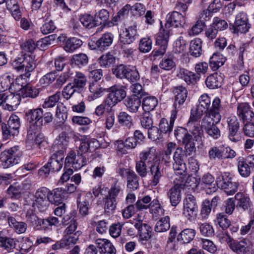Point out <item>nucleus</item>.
I'll list each match as a JSON object with an SVG mask.
<instances>
[{
	"instance_id": "obj_1",
	"label": "nucleus",
	"mask_w": 254,
	"mask_h": 254,
	"mask_svg": "<svg viewBox=\"0 0 254 254\" xmlns=\"http://www.w3.org/2000/svg\"><path fill=\"white\" fill-rule=\"evenodd\" d=\"M139 160L136 162L135 170L141 178L147 176L149 173L151 176L150 184L151 186L156 187L160 183L164 176V169L157 159L156 149L154 147L149 148L139 154Z\"/></svg>"
},
{
	"instance_id": "obj_2",
	"label": "nucleus",
	"mask_w": 254,
	"mask_h": 254,
	"mask_svg": "<svg viewBox=\"0 0 254 254\" xmlns=\"http://www.w3.org/2000/svg\"><path fill=\"white\" fill-rule=\"evenodd\" d=\"M91 152L90 145L86 141H82L77 150V155L73 151H70L65 159V166L71 165L75 170L80 169L87 164L88 161L87 153Z\"/></svg>"
},
{
	"instance_id": "obj_3",
	"label": "nucleus",
	"mask_w": 254,
	"mask_h": 254,
	"mask_svg": "<svg viewBox=\"0 0 254 254\" xmlns=\"http://www.w3.org/2000/svg\"><path fill=\"white\" fill-rule=\"evenodd\" d=\"M137 23L132 22L131 25L126 28L119 35V44L123 53L127 57L132 55L135 51L131 44L137 35Z\"/></svg>"
},
{
	"instance_id": "obj_4",
	"label": "nucleus",
	"mask_w": 254,
	"mask_h": 254,
	"mask_svg": "<svg viewBox=\"0 0 254 254\" xmlns=\"http://www.w3.org/2000/svg\"><path fill=\"white\" fill-rule=\"evenodd\" d=\"M43 111L40 108L27 109L25 111V119L30 124L28 131L29 138L40 130L43 126Z\"/></svg>"
},
{
	"instance_id": "obj_5",
	"label": "nucleus",
	"mask_w": 254,
	"mask_h": 254,
	"mask_svg": "<svg viewBox=\"0 0 254 254\" xmlns=\"http://www.w3.org/2000/svg\"><path fill=\"white\" fill-rule=\"evenodd\" d=\"M182 178V177H180L181 181H177V179H176V181L174 182V186L170 189L168 192V196L170 198L171 204L173 206H176L181 201V191L185 189L186 186H188L187 184L190 183L189 180L194 183L193 185H190L192 188L197 186V180L195 177L190 178L186 182L183 180Z\"/></svg>"
},
{
	"instance_id": "obj_6",
	"label": "nucleus",
	"mask_w": 254,
	"mask_h": 254,
	"mask_svg": "<svg viewBox=\"0 0 254 254\" xmlns=\"http://www.w3.org/2000/svg\"><path fill=\"white\" fill-rule=\"evenodd\" d=\"M22 152L18 146H15L2 151L0 154V162L4 168H7L19 163Z\"/></svg>"
},
{
	"instance_id": "obj_7",
	"label": "nucleus",
	"mask_w": 254,
	"mask_h": 254,
	"mask_svg": "<svg viewBox=\"0 0 254 254\" xmlns=\"http://www.w3.org/2000/svg\"><path fill=\"white\" fill-rule=\"evenodd\" d=\"M218 187L224 190L228 195H231L237 191L239 184L234 181L232 176L229 173L224 172L216 179Z\"/></svg>"
},
{
	"instance_id": "obj_8",
	"label": "nucleus",
	"mask_w": 254,
	"mask_h": 254,
	"mask_svg": "<svg viewBox=\"0 0 254 254\" xmlns=\"http://www.w3.org/2000/svg\"><path fill=\"white\" fill-rule=\"evenodd\" d=\"M188 156L181 147H177L173 153V169L177 175L182 176V177L187 175L185 159Z\"/></svg>"
},
{
	"instance_id": "obj_9",
	"label": "nucleus",
	"mask_w": 254,
	"mask_h": 254,
	"mask_svg": "<svg viewBox=\"0 0 254 254\" xmlns=\"http://www.w3.org/2000/svg\"><path fill=\"white\" fill-rule=\"evenodd\" d=\"M49 189L45 187L38 189L35 192L32 199V206L40 212L45 211L49 206Z\"/></svg>"
},
{
	"instance_id": "obj_10",
	"label": "nucleus",
	"mask_w": 254,
	"mask_h": 254,
	"mask_svg": "<svg viewBox=\"0 0 254 254\" xmlns=\"http://www.w3.org/2000/svg\"><path fill=\"white\" fill-rule=\"evenodd\" d=\"M231 26L233 33L235 34H246L248 32L251 25L247 13L243 11L238 13L236 15L234 23Z\"/></svg>"
},
{
	"instance_id": "obj_11",
	"label": "nucleus",
	"mask_w": 254,
	"mask_h": 254,
	"mask_svg": "<svg viewBox=\"0 0 254 254\" xmlns=\"http://www.w3.org/2000/svg\"><path fill=\"white\" fill-rule=\"evenodd\" d=\"M109 92L106 102L109 107H113L126 97V92L122 86L115 85L107 89Z\"/></svg>"
},
{
	"instance_id": "obj_12",
	"label": "nucleus",
	"mask_w": 254,
	"mask_h": 254,
	"mask_svg": "<svg viewBox=\"0 0 254 254\" xmlns=\"http://www.w3.org/2000/svg\"><path fill=\"white\" fill-rule=\"evenodd\" d=\"M198 207L195 198L191 194H188L184 200L183 215L189 220L196 216Z\"/></svg>"
},
{
	"instance_id": "obj_13",
	"label": "nucleus",
	"mask_w": 254,
	"mask_h": 254,
	"mask_svg": "<svg viewBox=\"0 0 254 254\" xmlns=\"http://www.w3.org/2000/svg\"><path fill=\"white\" fill-rule=\"evenodd\" d=\"M173 93L175 95L173 107L174 110L173 112H176V114L184 107V104L187 99L188 92L187 89L182 86H178L174 88Z\"/></svg>"
},
{
	"instance_id": "obj_14",
	"label": "nucleus",
	"mask_w": 254,
	"mask_h": 254,
	"mask_svg": "<svg viewBox=\"0 0 254 254\" xmlns=\"http://www.w3.org/2000/svg\"><path fill=\"white\" fill-rule=\"evenodd\" d=\"M237 115L240 120L244 123L252 121L254 118V113L252 110L249 103L247 102L239 103L237 107Z\"/></svg>"
},
{
	"instance_id": "obj_15",
	"label": "nucleus",
	"mask_w": 254,
	"mask_h": 254,
	"mask_svg": "<svg viewBox=\"0 0 254 254\" xmlns=\"http://www.w3.org/2000/svg\"><path fill=\"white\" fill-rule=\"evenodd\" d=\"M185 22V18L183 15L178 11H174L167 15L165 27L169 29L171 26L175 27H182Z\"/></svg>"
},
{
	"instance_id": "obj_16",
	"label": "nucleus",
	"mask_w": 254,
	"mask_h": 254,
	"mask_svg": "<svg viewBox=\"0 0 254 254\" xmlns=\"http://www.w3.org/2000/svg\"><path fill=\"white\" fill-rule=\"evenodd\" d=\"M64 157V150L57 151L51 156L48 163L51 171H59L62 169Z\"/></svg>"
},
{
	"instance_id": "obj_17",
	"label": "nucleus",
	"mask_w": 254,
	"mask_h": 254,
	"mask_svg": "<svg viewBox=\"0 0 254 254\" xmlns=\"http://www.w3.org/2000/svg\"><path fill=\"white\" fill-rule=\"evenodd\" d=\"M235 201L236 202V207L243 211L248 210L252 205L249 195L243 192H237L234 196Z\"/></svg>"
},
{
	"instance_id": "obj_18",
	"label": "nucleus",
	"mask_w": 254,
	"mask_h": 254,
	"mask_svg": "<svg viewBox=\"0 0 254 254\" xmlns=\"http://www.w3.org/2000/svg\"><path fill=\"white\" fill-rule=\"evenodd\" d=\"M228 246L231 250L237 254H245L248 252L247 241L243 239L238 241L234 239L230 240Z\"/></svg>"
},
{
	"instance_id": "obj_19",
	"label": "nucleus",
	"mask_w": 254,
	"mask_h": 254,
	"mask_svg": "<svg viewBox=\"0 0 254 254\" xmlns=\"http://www.w3.org/2000/svg\"><path fill=\"white\" fill-rule=\"evenodd\" d=\"M95 245L101 254H115L116 249L112 244L105 239H98L95 241Z\"/></svg>"
},
{
	"instance_id": "obj_20",
	"label": "nucleus",
	"mask_w": 254,
	"mask_h": 254,
	"mask_svg": "<svg viewBox=\"0 0 254 254\" xmlns=\"http://www.w3.org/2000/svg\"><path fill=\"white\" fill-rule=\"evenodd\" d=\"M121 174L122 175L125 173L127 175V187L131 190H136L139 187V177L135 173L129 169H121Z\"/></svg>"
},
{
	"instance_id": "obj_21",
	"label": "nucleus",
	"mask_w": 254,
	"mask_h": 254,
	"mask_svg": "<svg viewBox=\"0 0 254 254\" xmlns=\"http://www.w3.org/2000/svg\"><path fill=\"white\" fill-rule=\"evenodd\" d=\"M18 240L16 239L0 234V248L4 251L10 253L16 249Z\"/></svg>"
},
{
	"instance_id": "obj_22",
	"label": "nucleus",
	"mask_w": 254,
	"mask_h": 254,
	"mask_svg": "<svg viewBox=\"0 0 254 254\" xmlns=\"http://www.w3.org/2000/svg\"><path fill=\"white\" fill-rule=\"evenodd\" d=\"M177 115L176 112H172L169 123H168L166 119H161L159 125V128L160 132L164 133L170 132L173 129L174 121L177 119Z\"/></svg>"
},
{
	"instance_id": "obj_23",
	"label": "nucleus",
	"mask_w": 254,
	"mask_h": 254,
	"mask_svg": "<svg viewBox=\"0 0 254 254\" xmlns=\"http://www.w3.org/2000/svg\"><path fill=\"white\" fill-rule=\"evenodd\" d=\"M141 104V99L135 95L127 97L125 101V105L128 111L135 113L140 108Z\"/></svg>"
},
{
	"instance_id": "obj_24",
	"label": "nucleus",
	"mask_w": 254,
	"mask_h": 254,
	"mask_svg": "<svg viewBox=\"0 0 254 254\" xmlns=\"http://www.w3.org/2000/svg\"><path fill=\"white\" fill-rule=\"evenodd\" d=\"M237 168L239 174L243 178H247L251 174V167L247 158L240 157L237 159Z\"/></svg>"
},
{
	"instance_id": "obj_25",
	"label": "nucleus",
	"mask_w": 254,
	"mask_h": 254,
	"mask_svg": "<svg viewBox=\"0 0 254 254\" xmlns=\"http://www.w3.org/2000/svg\"><path fill=\"white\" fill-rule=\"evenodd\" d=\"M187 127L188 128V131L192 136H193V138L195 141L199 142L202 140V137L203 135V129L201 127L199 123H196L194 124H187Z\"/></svg>"
},
{
	"instance_id": "obj_26",
	"label": "nucleus",
	"mask_w": 254,
	"mask_h": 254,
	"mask_svg": "<svg viewBox=\"0 0 254 254\" xmlns=\"http://www.w3.org/2000/svg\"><path fill=\"white\" fill-rule=\"evenodd\" d=\"M170 30L164 27L160 28L156 38V44L160 47H167Z\"/></svg>"
},
{
	"instance_id": "obj_27",
	"label": "nucleus",
	"mask_w": 254,
	"mask_h": 254,
	"mask_svg": "<svg viewBox=\"0 0 254 254\" xmlns=\"http://www.w3.org/2000/svg\"><path fill=\"white\" fill-rule=\"evenodd\" d=\"M114 35L110 32L104 34L96 42L97 47L100 51H104L113 43Z\"/></svg>"
},
{
	"instance_id": "obj_28",
	"label": "nucleus",
	"mask_w": 254,
	"mask_h": 254,
	"mask_svg": "<svg viewBox=\"0 0 254 254\" xmlns=\"http://www.w3.org/2000/svg\"><path fill=\"white\" fill-rule=\"evenodd\" d=\"M64 190L57 188L51 191L49 190L48 200L51 203L59 205L62 203Z\"/></svg>"
},
{
	"instance_id": "obj_29",
	"label": "nucleus",
	"mask_w": 254,
	"mask_h": 254,
	"mask_svg": "<svg viewBox=\"0 0 254 254\" xmlns=\"http://www.w3.org/2000/svg\"><path fill=\"white\" fill-rule=\"evenodd\" d=\"M222 82L223 78L217 73L210 75L205 80L207 87L212 89L220 87Z\"/></svg>"
},
{
	"instance_id": "obj_30",
	"label": "nucleus",
	"mask_w": 254,
	"mask_h": 254,
	"mask_svg": "<svg viewBox=\"0 0 254 254\" xmlns=\"http://www.w3.org/2000/svg\"><path fill=\"white\" fill-rule=\"evenodd\" d=\"M27 55H23L16 58L12 62V66L14 69L19 72L27 73Z\"/></svg>"
},
{
	"instance_id": "obj_31",
	"label": "nucleus",
	"mask_w": 254,
	"mask_h": 254,
	"mask_svg": "<svg viewBox=\"0 0 254 254\" xmlns=\"http://www.w3.org/2000/svg\"><path fill=\"white\" fill-rule=\"evenodd\" d=\"M225 61L226 59L222 55L218 53H214L209 59V65L213 71H215L222 66Z\"/></svg>"
},
{
	"instance_id": "obj_32",
	"label": "nucleus",
	"mask_w": 254,
	"mask_h": 254,
	"mask_svg": "<svg viewBox=\"0 0 254 254\" xmlns=\"http://www.w3.org/2000/svg\"><path fill=\"white\" fill-rule=\"evenodd\" d=\"M8 223L10 227L13 228L17 234H22L25 232L27 225L24 222H18L13 217H8Z\"/></svg>"
},
{
	"instance_id": "obj_33",
	"label": "nucleus",
	"mask_w": 254,
	"mask_h": 254,
	"mask_svg": "<svg viewBox=\"0 0 254 254\" xmlns=\"http://www.w3.org/2000/svg\"><path fill=\"white\" fill-rule=\"evenodd\" d=\"M202 42L199 38H195L192 40L190 44V53L194 57H198L202 54Z\"/></svg>"
},
{
	"instance_id": "obj_34",
	"label": "nucleus",
	"mask_w": 254,
	"mask_h": 254,
	"mask_svg": "<svg viewBox=\"0 0 254 254\" xmlns=\"http://www.w3.org/2000/svg\"><path fill=\"white\" fill-rule=\"evenodd\" d=\"M215 179L213 176L209 173L204 174L201 179V182L208 187L206 190V192L208 194L215 192L217 189L214 183Z\"/></svg>"
},
{
	"instance_id": "obj_35",
	"label": "nucleus",
	"mask_w": 254,
	"mask_h": 254,
	"mask_svg": "<svg viewBox=\"0 0 254 254\" xmlns=\"http://www.w3.org/2000/svg\"><path fill=\"white\" fill-rule=\"evenodd\" d=\"M142 108L145 112L153 110L158 104L157 98L154 96H146L141 101Z\"/></svg>"
},
{
	"instance_id": "obj_36",
	"label": "nucleus",
	"mask_w": 254,
	"mask_h": 254,
	"mask_svg": "<svg viewBox=\"0 0 254 254\" xmlns=\"http://www.w3.org/2000/svg\"><path fill=\"white\" fill-rule=\"evenodd\" d=\"M221 119V117L216 119L213 116V115H211V113L206 112L204 116L201 120V127L204 130L208 127H212L215 124H217L220 122Z\"/></svg>"
},
{
	"instance_id": "obj_37",
	"label": "nucleus",
	"mask_w": 254,
	"mask_h": 254,
	"mask_svg": "<svg viewBox=\"0 0 254 254\" xmlns=\"http://www.w3.org/2000/svg\"><path fill=\"white\" fill-rule=\"evenodd\" d=\"M89 90L91 95L92 99H97L103 96L106 89L101 86L99 82L93 81L90 83Z\"/></svg>"
},
{
	"instance_id": "obj_38",
	"label": "nucleus",
	"mask_w": 254,
	"mask_h": 254,
	"mask_svg": "<svg viewBox=\"0 0 254 254\" xmlns=\"http://www.w3.org/2000/svg\"><path fill=\"white\" fill-rule=\"evenodd\" d=\"M195 231L192 229H185L178 236V240L183 243L187 244L190 242L194 238Z\"/></svg>"
},
{
	"instance_id": "obj_39",
	"label": "nucleus",
	"mask_w": 254,
	"mask_h": 254,
	"mask_svg": "<svg viewBox=\"0 0 254 254\" xmlns=\"http://www.w3.org/2000/svg\"><path fill=\"white\" fill-rule=\"evenodd\" d=\"M181 77L188 84L194 83L199 79V76L195 73L185 68L180 69Z\"/></svg>"
},
{
	"instance_id": "obj_40",
	"label": "nucleus",
	"mask_w": 254,
	"mask_h": 254,
	"mask_svg": "<svg viewBox=\"0 0 254 254\" xmlns=\"http://www.w3.org/2000/svg\"><path fill=\"white\" fill-rule=\"evenodd\" d=\"M25 218L27 223L34 229L40 226V218L36 215L33 209H28L25 213Z\"/></svg>"
},
{
	"instance_id": "obj_41",
	"label": "nucleus",
	"mask_w": 254,
	"mask_h": 254,
	"mask_svg": "<svg viewBox=\"0 0 254 254\" xmlns=\"http://www.w3.org/2000/svg\"><path fill=\"white\" fill-rule=\"evenodd\" d=\"M80 21L82 25L87 28L91 29L99 25L98 20L90 14H85L80 17Z\"/></svg>"
},
{
	"instance_id": "obj_42",
	"label": "nucleus",
	"mask_w": 254,
	"mask_h": 254,
	"mask_svg": "<svg viewBox=\"0 0 254 254\" xmlns=\"http://www.w3.org/2000/svg\"><path fill=\"white\" fill-rule=\"evenodd\" d=\"M86 83L87 78L86 76L81 72H76L72 84L73 87H75L77 90H80L84 87Z\"/></svg>"
},
{
	"instance_id": "obj_43",
	"label": "nucleus",
	"mask_w": 254,
	"mask_h": 254,
	"mask_svg": "<svg viewBox=\"0 0 254 254\" xmlns=\"http://www.w3.org/2000/svg\"><path fill=\"white\" fill-rule=\"evenodd\" d=\"M170 228V218L169 216H165L157 222L154 230L156 232L161 233L167 231Z\"/></svg>"
},
{
	"instance_id": "obj_44",
	"label": "nucleus",
	"mask_w": 254,
	"mask_h": 254,
	"mask_svg": "<svg viewBox=\"0 0 254 254\" xmlns=\"http://www.w3.org/2000/svg\"><path fill=\"white\" fill-rule=\"evenodd\" d=\"M82 45V41L76 38L68 39L64 46V50L68 52H73Z\"/></svg>"
},
{
	"instance_id": "obj_45",
	"label": "nucleus",
	"mask_w": 254,
	"mask_h": 254,
	"mask_svg": "<svg viewBox=\"0 0 254 254\" xmlns=\"http://www.w3.org/2000/svg\"><path fill=\"white\" fill-rule=\"evenodd\" d=\"M223 147L213 146L208 151L209 158L211 160H222L224 159V153Z\"/></svg>"
},
{
	"instance_id": "obj_46",
	"label": "nucleus",
	"mask_w": 254,
	"mask_h": 254,
	"mask_svg": "<svg viewBox=\"0 0 254 254\" xmlns=\"http://www.w3.org/2000/svg\"><path fill=\"white\" fill-rule=\"evenodd\" d=\"M152 40L150 37L142 38L139 43L138 49L143 53L149 52L152 49Z\"/></svg>"
},
{
	"instance_id": "obj_47",
	"label": "nucleus",
	"mask_w": 254,
	"mask_h": 254,
	"mask_svg": "<svg viewBox=\"0 0 254 254\" xmlns=\"http://www.w3.org/2000/svg\"><path fill=\"white\" fill-rule=\"evenodd\" d=\"M195 140L191 135L189 138L186 139L182 144L184 145V151L189 156L192 155L196 152L195 143L194 142Z\"/></svg>"
},
{
	"instance_id": "obj_48",
	"label": "nucleus",
	"mask_w": 254,
	"mask_h": 254,
	"mask_svg": "<svg viewBox=\"0 0 254 254\" xmlns=\"http://www.w3.org/2000/svg\"><path fill=\"white\" fill-rule=\"evenodd\" d=\"M20 97L19 94H10L8 96L5 95V101L6 105L10 107V109L14 110L20 103Z\"/></svg>"
},
{
	"instance_id": "obj_49",
	"label": "nucleus",
	"mask_w": 254,
	"mask_h": 254,
	"mask_svg": "<svg viewBox=\"0 0 254 254\" xmlns=\"http://www.w3.org/2000/svg\"><path fill=\"white\" fill-rule=\"evenodd\" d=\"M210 104V98L207 94H203L199 97V105L197 109L199 111H203V113H205L209 110Z\"/></svg>"
},
{
	"instance_id": "obj_50",
	"label": "nucleus",
	"mask_w": 254,
	"mask_h": 254,
	"mask_svg": "<svg viewBox=\"0 0 254 254\" xmlns=\"http://www.w3.org/2000/svg\"><path fill=\"white\" fill-rule=\"evenodd\" d=\"M71 61L72 64H75L79 67H82L87 64L88 58L86 54L80 53L72 56Z\"/></svg>"
},
{
	"instance_id": "obj_51",
	"label": "nucleus",
	"mask_w": 254,
	"mask_h": 254,
	"mask_svg": "<svg viewBox=\"0 0 254 254\" xmlns=\"http://www.w3.org/2000/svg\"><path fill=\"white\" fill-rule=\"evenodd\" d=\"M61 95V92L58 91L55 94L47 98L45 100V101L42 105V107L44 108H49L53 107L60 100Z\"/></svg>"
},
{
	"instance_id": "obj_52",
	"label": "nucleus",
	"mask_w": 254,
	"mask_h": 254,
	"mask_svg": "<svg viewBox=\"0 0 254 254\" xmlns=\"http://www.w3.org/2000/svg\"><path fill=\"white\" fill-rule=\"evenodd\" d=\"M27 73H24L26 77L29 78L31 76V73L35 69L37 64L35 56L32 54L27 55Z\"/></svg>"
},
{
	"instance_id": "obj_53",
	"label": "nucleus",
	"mask_w": 254,
	"mask_h": 254,
	"mask_svg": "<svg viewBox=\"0 0 254 254\" xmlns=\"http://www.w3.org/2000/svg\"><path fill=\"white\" fill-rule=\"evenodd\" d=\"M221 109V100L219 98L217 97L213 100L212 107L207 112L211 113V115H213V116H214L216 119L219 118L221 117L220 113Z\"/></svg>"
},
{
	"instance_id": "obj_54",
	"label": "nucleus",
	"mask_w": 254,
	"mask_h": 254,
	"mask_svg": "<svg viewBox=\"0 0 254 254\" xmlns=\"http://www.w3.org/2000/svg\"><path fill=\"white\" fill-rule=\"evenodd\" d=\"M118 121L120 124L126 126L128 128H130L133 125L131 117L125 112L120 113Z\"/></svg>"
},
{
	"instance_id": "obj_55",
	"label": "nucleus",
	"mask_w": 254,
	"mask_h": 254,
	"mask_svg": "<svg viewBox=\"0 0 254 254\" xmlns=\"http://www.w3.org/2000/svg\"><path fill=\"white\" fill-rule=\"evenodd\" d=\"M174 134L178 141L182 143L191 135L187 129L182 127L175 129Z\"/></svg>"
},
{
	"instance_id": "obj_56",
	"label": "nucleus",
	"mask_w": 254,
	"mask_h": 254,
	"mask_svg": "<svg viewBox=\"0 0 254 254\" xmlns=\"http://www.w3.org/2000/svg\"><path fill=\"white\" fill-rule=\"evenodd\" d=\"M115 58L110 53L103 55L99 59L98 62L101 66L109 67L114 63Z\"/></svg>"
},
{
	"instance_id": "obj_57",
	"label": "nucleus",
	"mask_w": 254,
	"mask_h": 254,
	"mask_svg": "<svg viewBox=\"0 0 254 254\" xmlns=\"http://www.w3.org/2000/svg\"><path fill=\"white\" fill-rule=\"evenodd\" d=\"M159 66L163 69L169 70L176 66L172 56H165L159 64Z\"/></svg>"
},
{
	"instance_id": "obj_58",
	"label": "nucleus",
	"mask_w": 254,
	"mask_h": 254,
	"mask_svg": "<svg viewBox=\"0 0 254 254\" xmlns=\"http://www.w3.org/2000/svg\"><path fill=\"white\" fill-rule=\"evenodd\" d=\"M105 210L107 213H113L116 208V198L106 195L104 200Z\"/></svg>"
},
{
	"instance_id": "obj_59",
	"label": "nucleus",
	"mask_w": 254,
	"mask_h": 254,
	"mask_svg": "<svg viewBox=\"0 0 254 254\" xmlns=\"http://www.w3.org/2000/svg\"><path fill=\"white\" fill-rule=\"evenodd\" d=\"M140 123L142 127L146 129L151 128L153 126V120L150 112H144L140 119Z\"/></svg>"
},
{
	"instance_id": "obj_60",
	"label": "nucleus",
	"mask_w": 254,
	"mask_h": 254,
	"mask_svg": "<svg viewBox=\"0 0 254 254\" xmlns=\"http://www.w3.org/2000/svg\"><path fill=\"white\" fill-rule=\"evenodd\" d=\"M217 221L219 226L223 230L227 229L231 224L227 216L224 213H218L216 216Z\"/></svg>"
},
{
	"instance_id": "obj_61",
	"label": "nucleus",
	"mask_w": 254,
	"mask_h": 254,
	"mask_svg": "<svg viewBox=\"0 0 254 254\" xmlns=\"http://www.w3.org/2000/svg\"><path fill=\"white\" fill-rule=\"evenodd\" d=\"M250 49L248 43H243L238 49V62L240 64H244V57L247 56Z\"/></svg>"
},
{
	"instance_id": "obj_62",
	"label": "nucleus",
	"mask_w": 254,
	"mask_h": 254,
	"mask_svg": "<svg viewBox=\"0 0 254 254\" xmlns=\"http://www.w3.org/2000/svg\"><path fill=\"white\" fill-rule=\"evenodd\" d=\"M56 35H51L37 41V46L39 48L45 50L48 45L52 44V42L55 40Z\"/></svg>"
},
{
	"instance_id": "obj_63",
	"label": "nucleus",
	"mask_w": 254,
	"mask_h": 254,
	"mask_svg": "<svg viewBox=\"0 0 254 254\" xmlns=\"http://www.w3.org/2000/svg\"><path fill=\"white\" fill-rule=\"evenodd\" d=\"M121 191H122V184L119 181H115L109 190L107 195L116 198Z\"/></svg>"
},
{
	"instance_id": "obj_64",
	"label": "nucleus",
	"mask_w": 254,
	"mask_h": 254,
	"mask_svg": "<svg viewBox=\"0 0 254 254\" xmlns=\"http://www.w3.org/2000/svg\"><path fill=\"white\" fill-rule=\"evenodd\" d=\"M151 200V198L149 195H145L142 198L139 199L135 203L136 209L141 210L149 208V205H148Z\"/></svg>"
}]
</instances>
